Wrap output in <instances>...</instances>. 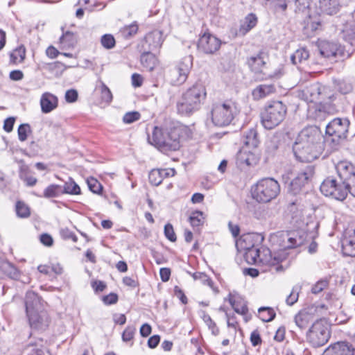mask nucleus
Wrapping results in <instances>:
<instances>
[{
  "mask_svg": "<svg viewBox=\"0 0 355 355\" xmlns=\"http://www.w3.org/2000/svg\"><path fill=\"white\" fill-rule=\"evenodd\" d=\"M321 136L313 127L303 129L298 135L293 150L295 158L302 162H311L322 153Z\"/></svg>",
  "mask_w": 355,
  "mask_h": 355,
  "instance_id": "nucleus-1",
  "label": "nucleus"
},
{
  "mask_svg": "<svg viewBox=\"0 0 355 355\" xmlns=\"http://www.w3.org/2000/svg\"><path fill=\"white\" fill-rule=\"evenodd\" d=\"M25 306L31 327L36 330H45L49 327L50 320L41 298L35 292H27Z\"/></svg>",
  "mask_w": 355,
  "mask_h": 355,
  "instance_id": "nucleus-2",
  "label": "nucleus"
},
{
  "mask_svg": "<svg viewBox=\"0 0 355 355\" xmlns=\"http://www.w3.org/2000/svg\"><path fill=\"white\" fill-rule=\"evenodd\" d=\"M207 96L206 89L200 83H196L187 89L177 103L178 114L189 116L199 110Z\"/></svg>",
  "mask_w": 355,
  "mask_h": 355,
  "instance_id": "nucleus-3",
  "label": "nucleus"
},
{
  "mask_svg": "<svg viewBox=\"0 0 355 355\" xmlns=\"http://www.w3.org/2000/svg\"><path fill=\"white\" fill-rule=\"evenodd\" d=\"M250 193L257 202L266 203L277 197L280 193V185L274 178H265L252 185Z\"/></svg>",
  "mask_w": 355,
  "mask_h": 355,
  "instance_id": "nucleus-4",
  "label": "nucleus"
},
{
  "mask_svg": "<svg viewBox=\"0 0 355 355\" xmlns=\"http://www.w3.org/2000/svg\"><path fill=\"white\" fill-rule=\"evenodd\" d=\"M287 107L280 101L269 102L261 112V123L268 130L279 125L285 119Z\"/></svg>",
  "mask_w": 355,
  "mask_h": 355,
  "instance_id": "nucleus-5",
  "label": "nucleus"
},
{
  "mask_svg": "<svg viewBox=\"0 0 355 355\" xmlns=\"http://www.w3.org/2000/svg\"><path fill=\"white\" fill-rule=\"evenodd\" d=\"M236 114L232 103H215L212 105L209 116L213 124L218 127L228 125Z\"/></svg>",
  "mask_w": 355,
  "mask_h": 355,
  "instance_id": "nucleus-6",
  "label": "nucleus"
},
{
  "mask_svg": "<svg viewBox=\"0 0 355 355\" xmlns=\"http://www.w3.org/2000/svg\"><path fill=\"white\" fill-rule=\"evenodd\" d=\"M193 67V57L185 56L182 58L167 73L166 78L173 85H180L186 82Z\"/></svg>",
  "mask_w": 355,
  "mask_h": 355,
  "instance_id": "nucleus-7",
  "label": "nucleus"
},
{
  "mask_svg": "<svg viewBox=\"0 0 355 355\" xmlns=\"http://www.w3.org/2000/svg\"><path fill=\"white\" fill-rule=\"evenodd\" d=\"M329 337V326L324 319L316 320L307 333L309 342L315 347L324 345Z\"/></svg>",
  "mask_w": 355,
  "mask_h": 355,
  "instance_id": "nucleus-8",
  "label": "nucleus"
},
{
  "mask_svg": "<svg viewBox=\"0 0 355 355\" xmlns=\"http://www.w3.org/2000/svg\"><path fill=\"white\" fill-rule=\"evenodd\" d=\"M351 45L354 47L351 52L345 51L340 44L329 41H320L318 43V51L321 56L325 58H348L355 49V39H353Z\"/></svg>",
  "mask_w": 355,
  "mask_h": 355,
  "instance_id": "nucleus-9",
  "label": "nucleus"
},
{
  "mask_svg": "<svg viewBox=\"0 0 355 355\" xmlns=\"http://www.w3.org/2000/svg\"><path fill=\"white\" fill-rule=\"evenodd\" d=\"M336 168L340 182L346 188V196L349 193L355 197V167L347 162L341 161L337 164Z\"/></svg>",
  "mask_w": 355,
  "mask_h": 355,
  "instance_id": "nucleus-10",
  "label": "nucleus"
},
{
  "mask_svg": "<svg viewBox=\"0 0 355 355\" xmlns=\"http://www.w3.org/2000/svg\"><path fill=\"white\" fill-rule=\"evenodd\" d=\"M329 92L328 87L322 85L319 83H315L306 87L301 92L300 96L306 102L322 103L327 99H331V96L329 95Z\"/></svg>",
  "mask_w": 355,
  "mask_h": 355,
  "instance_id": "nucleus-11",
  "label": "nucleus"
},
{
  "mask_svg": "<svg viewBox=\"0 0 355 355\" xmlns=\"http://www.w3.org/2000/svg\"><path fill=\"white\" fill-rule=\"evenodd\" d=\"M321 192L326 196H330L338 200L346 198V188L340 180L335 178H327L320 185Z\"/></svg>",
  "mask_w": 355,
  "mask_h": 355,
  "instance_id": "nucleus-12",
  "label": "nucleus"
},
{
  "mask_svg": "<svg viewBox=\"0 0 355 355\" xmlns=\"http://www.w3.org/2000/svg\"><path fill=\"white\" fill-rule=\"evenodd\" d=\"M349 121L347 119L336 118L326 126V133L331 136L333 141L338 142L347 137Z\"/></svg>",
  "mask_w": 355,
  "mask_h": 355,
  "instance_id": "nucleus-13",
  "label": "nucleus"
},
{
  "mask_svg": "<svg viewBox=\"0 0 355 355\" xmlns=\"http://www.w3.org/2000/svg\"><path fill=\"white\" fill-rule=\"evenodd\" d=\"M313 175V166H306L291 182L288 187V191L293 195L299 193L302 189L311 180Z\"/></svg>",
  "mask_w": 355,
  "mask_h": 355,
  "instance_id": "nucleus-14",
  "label": "nucleus"
},
{
  "mask_svg": "<svg viewBox=\"0 0 355 355\" xmlns=\"http://www.w3.org/2000/svg\"><path fill=\"white\" fill-rule=\"evenodd\" d=\"M221 44V41L209 33H205L198 42V49L206 54H213L217 51Z\"/></svg>",
  "mask_w": 355,
  "mask_h": 355,
  "instance_id": "nucleus-15",
  "label": "nucleus"
},
{
  "mask_svg": "<svg viewBox=\"0 0 355 355\" xmlns=\"http://www.w3.org/2000/svg\"><path fill=\"white\" fill-rule=\"evenodd\" d=\"M164 42L162 32L154 30L147 33L141 42V51H153L161 47Z\"/></svg>",
  "mask_w": 355,
  "mask_h": 355,
  "instance_id": "nucleus-16",
  "label": "nucleus"
},
{
  "mask_svg": "<svg viewBox=\"0 0 355 355\" xmlns=\"http://www.w3.org/2000/svg\"><path fill=\"white\" fill-rule=\"evenodd\" d=\"M183 129L182 127H175L170 130L167 129L162 151H175L179 149L180 146V134Z\"/></svg>",
  "mask_w": 355,
  "mask_h": 355,
  "instance_id": "nucleus-17",
  "label": "nucleus"
},
{
  "mask_svg": "<svg viewBox=\"0 0 355 355\" xmlns=\"http://www.w3.org/2000/svg\"><path fill=\"white\" fill-rule=\"evenodd\" d=\"M326 355H354L355 348L347 342H338L330 345L324 352Z\"/></svg>",
  "mask_w": 355,
  "mask_h": 355,
  "instance_id": "nucleus-18",
  "label": "nucleus"
},
{
  "mask_svg": "<svg viewBox=\"0 0 355 355\" xmlns=\"http://www.w3.org/2000/svg\"><path fill=\"white\" fill-rule=\"evenodd\" d=\"M268 56L263 52H259L255 56H252L248 59V64L250 69L255 73H260L266 64Z\"/></svg>",
  "mask_w": 355,
  "mask_h": 355,
  "instance_id": "nucleus-19",
  "label": "nucleus"
},
{
  "mask_svg": "<svg viewBox=\"0 0 355 355\" xmlns=\"http://www.w3.org/2000/svg\"><path fill=\"white\" fill-rule=\"evenodd\" d=\"M286 259V255L272 254L271 251L268 248H263L262 251H260V260L259 262L270 266H274L279 262L282 261Z\"/></svg>",
  "mask_w": 355,
  "mask_h": 355,
  "instance_id": "nucleus-20",
  "label": "nucleus"
},
{
  "mask_svg": "<svg viewBox=\"0 0 355 355\" xmlns=\"http://www.w3.org/2000/svg\"><path fill=\"white\" fill-rule=\"evenodd\" d=\"M45 345L46 343L43 340L40 339L34 343H29L26 345L24 349L23 353L26 355H44L46 353H49Z\"/></svg>",
  "mask_w": 355,
  "mask_h": 355,
  "instance_id": "nucleus-21",
  "label": "nucleus"
},
{
  "mask_svg": "<svg viewBox=\"0 0 355 355\" xmlns=\"http://www.w3.org/2000/svg\"><path fill=\"white\" fill-rule=\"evenodd\" d=\"M58 98L52 94L44 93L40 99V105L42 112L49 113L58 107Z\"/></svg>",
  "mask_w": 355,
  "mask_h": 355,
  "instance_id": "nucleus-22",
  "label": "nucleus"
},
{
  "mask_svg": "<svg viewBox=\"0 0 355 355\" xmlns=\"http://www.w3.org/2000/svg\"><path fill=\"white\" fill-rule=\"evenodd\" d=\"M319 8L323 13L333 15L339 12L341 5L340 0H320Z\"/></svg>",
  "mask_w": 355,
  "mask_h": 355,
  "instance_id": "nucleus-23",
  "label": "nucleus"
},
{
  "mask_svg": "<svg viewBox=\"0 0 355 355\" xmlns=\"http://www.w3.org/2000/svg\"><path fill=\"white\" fill-rule=\"evenodd\" d=\"M167 129H162L155 127L151 137H148V141L150 144L156 146L161 151L164 144V139L166 137Z\"/></svg>",
  "mask_w": 355,
  "mask_h": 355,
  "instance_id": "nucleus-24",
  "label": "nucleus"
},
{
  "mask_svg": "<svg viewBox=\"0 0 355 355\" xmlns=\"http://www.w3.org/2000/svg\"><path fill=\"white\" fill-rule=\"evenodd\" d=\"M141 55V64L147 71H153L157 64V59L150 51H142Z\"/></svg>",
  "mask_w": 355,
  "mask_h": 355,
  "instance_id": "nucleus-25",
  "label": "nucleus"
},
{
  "mask_svg": "<svg viewBox=\"0 0 355 355\" xmlns=\"http://www.w3.org/2000/svg\"><path fill=\"white\" fill-rule=\"evenodd\" d=\"M0 271L12 279H17L20 276L18 269L11 263L6 261H0Z\"/></svg>",
  "mask_w": 355,
  "mask_h": 355,
  "instance_id": "nucleus-26",
  "label": "nucleus"
},
{
  "mask_svg": "<svg viewBox=\"0 0 355 355\" xmlns=\"http://www.w3.org/2000/svg\"><path fill=\"white\" fill-rule=\"evenodd\" d=\"M260 260V250L252 243L250 246H245V262L249 264H257Z\"/></svg>",
  "mask_w": 355,
  "mask_h": 355,
  "instance_id": "nucleus-27",
  "label": "nucleus"
},
{
  "mask_svg": "<svg viewBox=\"0 0 355 355\" xmlns=\"http://www.w3.org/2000/svg\"><path fill=\"white\" fill-rule=\"evenodd\" d=\"M282 242L279 245L282 249L293 248L301 245L302 242L300 239H297L293 237L291 234H282L280 236Z\"/></svg>",
  "mask_w": 355,
  "mask_h": 355,
  "instance_id": "nucleus-28",
  "label": "nucleus"
},
{
  "mask_svg": "<svg viewBox=\"0 0 355 355\" xmlns=\"http://www.w3.org/2000/svg\"><path fill=\"white\" fill-rule=\"evenodd\" d=\"M275 92L272 85H260L252 91L253 98L256 100L265 98Z\"/></svg>",
  "mask_w": 355,
  "mask_h": 355,
  "instance_id": "nucleus-29",
  "label": "nucleus"
},
{
  "mask_svg": "<svg viewBox=\"0 0 355 355\" xmlns=\"http://www.w3.org/2000/svg\"><path fill=\"white\" fill-rule=\"evenodd\" d=\"M76 43V35L70 31H67L60 38V44L62 49L73 48Z\"/></svg>",
  "mask_w": 355,
  "mask_h": 355,
  "instance_id": "nucleus-30",
  "label": "nucleus"
},
{
  "mask_svg": "<svg viewBox=\"0 0 355 355\" xmlns=\"http://www.w3.org/2000/svg\"><path fill=\"white\" fill-rule=\"evenodd\" d=\"M311 319V315L306 310L299 311L294 318L295 324L300 329H305Z\"/></svg>",
  "mask_w": 355,
  "mask_h": 355,
  "instance_id": "nucleus-31",
  "label": "nucleus"
},
{
  "mask_svg": "<svg viewBox=\"0 0 355 355\" xmlns=\"http://www.w3.org/2000/svg\"><path fill=\"white\" fill-rule=\"evenodd\" d=\"M229 302L235 312L244 315V304L242 298L236 293L229 294Z\"/></svg>",
  "mask_w": 355,
  "mask_h": 355,
  "instance_id": "nucleus-32",
  "label": "nucleus"
},
{
  "mask_svg": "<svg viewBox=\"0 0 355 355\" xmlns=\"http://www.w3.org/2000/svg\"><path fill=\"white\" fill-rule=\"evenodd\" d=\"M139 26L136 21L125 25L120 28L119 34L125 40H129L134 37L138 32Z\"/></svg>",
  "mask_w": 355,
  "mask_h": 355,
  "instance_id": "nucleus-33",
  "label": "nucleus"
},
{
  "mask_svg": "<svg viewBox=\"0 0 355 355\" xmlns=\"http://www.w3.org/2000/svg\"><path fill=\"white\" fill-rule=\"evenodd\" d=\"M26 57V49L21 45L14 49L10 54V62L12 64H17L21 63Z\"/></svg>",
  "mask_w": 355,
  "mask_h": 355,
  "instance_id": "nucleus-34",
  "label": "nucleus"
},
{
  "mask_svg": "<svg viewBox=\"0 0 355 355\" xmlns=\"http://www.w3.org/2000/svg\"><path fill=\"white\" fill-rule=\"evenodd\" d=\"M62 195V186L55 184L49 185L43 192V197L46 198H57Z\"/></svg>",
  "mask_w": 355,
  "mask_h": 355,
  "instance_id": "nucleus-35",
  "label": "nucleus"
},
{
  "mask_svg": "<svg viewBox=\"0 0 355 355\" xmlns=\"http://www.w3.org/2000/svg\"><path fill=\"white\" fill-rule=\"evenodd\" d=\"M80 191V187L72 178H69L62 186V194L79 195Z\"/></svg>",
  "mask_w": 355,
  "mask_h": 355,
  "instance_id": "nucleus-36",
  "label": "nucleus"
},
{
  "mask_svg": "<svg viewBox=\"0 0 355 355\" xmlns=\"http://www.w3.org/2000/svg\"><path fill=\"white\" fill-rule=\"evenodd\" d=\"M78 4L84 7V9L89 12L96 10H102L105 5L98 2V0H78Z\"/></svg>",
  "mask_w": 355,
  "mask_h": 355,
  "instance_id": "nucleus-37",
  "label": "nucleus"
},
{
  "mask_svg": "<svg viewBox=\"0 0 355 355\" xmlns=\"http://www.w3.org/2000/svg\"><path fill=\"white\" fill-rule=\"evenodd\" d=\"M309 57V53L305 48H301L295 51L291 55V60L293 64H297L306 61Z\"/></svg>",
  "mask_w": 355,
  "mask_h": 355,
  "instance_id": "nucleus-38",
  "label": "nucleus"
},
{
  "mask_svg": "<svg viewBox=\"0 0 355 355\" xmlns=\"http://www.w3.org/2000/svg\"><path fill=\"white\" fill-rule=\"evenodd\" d=\"M276 12H284L288 6H291V0H266Z\"/></svg>",
  "mask_w": 355,
  "mask_h": 355,
  "instance_id": "nucleus-39",
  "label": "nucleus"
},
{
  "mask_svg": "<svg viewBox=\"0 0 355 355\" xmlns=\"http://www.w3.org/2000/svg\"><path fill=\"white\" fill-rule=\"evenodd\" d=\"M258 311L260 319L263 322H270L276 315L275 311L270 307H261Z\"/></svg>",
  "mask_w": 355,
  "mask_h": 355,
  "instance_id": "nucleus-40",
  "label": "nucleus"
},
{
  "mask_svg": "<svg viewBox=\"0 0 355 355\" xmlns=\"http://www.w3.org/2000/svg\"><path fill=\"white\" fill-rule=\"evenodd\" d=\"M259 140L257 139V130L250 128L248 134L245 135V146H250L256 148L258 146Z\"/></svg>",
  "mask_w": 355,
  "mask_h": 355,
  "instance_id": "nucleus-41",
  "label": "nucleus"
},
{
  "mask_svg": "<svg viewBox=\"0 0 355 355\" xmlns=\"http://www.w3.org/2000/svg\"><path fill=\"white\" fill-rule=\"evenodd\" d=\"M15 209L17 215L19 218H28L31 214L29 207L24 202H17Z\"/></svg>",
  "mask_w": 355,
  "mask_h": 355,
  "instance_id": "nucleus-42",
  "label": "nucleus"
},
{
  "mask_svg": "<svg viewBox=\"0 0 355 355\" xmlns=\"http://www.w3.org/2000/svg\"><path fill=\"white\" fill-rule=\"evenodd\" d=\"M200 316L205 323L208 326L209 329L211 330L212 334L214 335H218L219 333V329L211 317L204 311H200Z\"/></svg>",
  "mask_w": 355,
  "mask_h": 355,
  "instance_id": "nucleus-43",
  "label": "nucleus"
},
{
  "mask_svg": "<svg viewBox=\"0 0 355 355\" xmlns=\"http://www.w3.org/2000/svg\"><path fill=\"white\" fill-rule=\"evenodd\" d=\"M243 240L241 239V237L235 241V246L237 250V254L236 256V263L241 266L243 260H244V248L243 247Z\"/></svg>",
  "mask_w": 355,
  "mask_h": 355,
  "instance_id": "nucleus-44",
  "label": "nucleus"
},
{
  "mask_svg": "<svg viewBox=\"0 0 355 355\" xmlns=\"http://www.w3.org/2000/svg\"><path fill=\"white\" fill-rule=\"evenodd\" d=\"M101 44L103 48L110 50L116 45V41L112 34H105L101 38Z\"/></svg>",
  "mask_w": 355,
  "mask_h": 355,
  "instance_id": "nucleus-45",
  "label": "nucleus"
},
{
  "mask_svg": "<svg viewBox=\"0 0 355 355\" xmlns=\"http://www.w3.org/2000/svg\"><path fill=\"white\" fill-rule=\"evenodd\" d=\"M32 132L31 128L28 123L21 124L17 130L18 138L20 141H24Z\"/></svg>",
  "mask_w": 355,
  "mask_h": 355,
  "instance_id": "nucleus-46",
  "label": "nucleus"
},
{
  "mask_svg": "<svg viewBox=\"0 0 355 355\" xmlns=\"http://www.w3.org/2000/svg\"><path fill=\"white\" fill-rule=\"evenodd\" d=\"M203 213L200 211H193L189 217V222L193 227H199L203 223Z\"/></svg>",
  "mask_w": 355,
  "mask_h": 355,
  "instance_id": "nucleus-47",
  "label": "nucleus"
},
{
  "mask_svg": "<svg viewBox=\"0 0 355 355\" xmlns=\"http://www.w3.org/2000/svg\"><path fill=\"white\" fill-rule=\"evenodd\" d=\"M258 23V17L254 13H250L245 16V33L254 28Z\"/></svg>",
  "mask_w": 355,
  "mask_h": 355,
  "instance_id": "nucleus-48",
  "label": "nucleus"
},
{
  "mask_svg": "<svg viewBox=\"0 0 355 355\" xmlns=\"http://www.w3.org/2000/svg\"><path fill=\"white\" fill-rule=\"evenodd\" d=\"M87 182L89 190L94 193L99 194L103 189L101 184L94 178L87 179Z\"/></svg>",
  "mask_w": 355,
  "mask_h": 355,
  "instance_id": "nucleus-49",
  "label": "nucleus"
},
{
  "mask_svg": "<svg viewBox=\"0 0 355 355\" xmlns=\"http://www.w3.org/2000/svg\"><path fill=\"white\" fill-rule=\"evenodd\" d=\"M336 87L337 89L343 94H348L352 90V84L344 80H338Z\"/></svg>",
  "mask_w": 355,
  "mask_h": 355,
  "instance_id": "nucleus-50",
  "label": "nucleus"
},
{
  "mask_svg": "<svg viewBox=\"0 0 355 355\" xmlns=\"http://www.w3.org/2000/svg\"><path fill=\"white\" fill-rule=\"evenodd\" d=\"M193 277L195 280H200L204 284L213 288L214 282L205 273L196 272L193 274Z\"/></svg>",
  "mask_w": 355,
  "mask_h": 355,
  "instance_id": "nucleus-51",
  "label": "nucleus"
},
{
  "mask_svg": "<svg viewBox=\"0 0 355 355\" xmlns=\"http://www.w3.org/2000/svg\"><path fill=\"white\" fill-rule=\"evenodd\" d=\"M149 182L154 186H158L162 183L160 172L159 169H153L148 175Z\"/></svg>",
  "mask_w": 355,
  "mask_h": 355,
  "instance_id": "nucleus-52",
  "label": "nucleus"
},
{
  "mask_svg": "<svg viewBox=\"0 0 355 355\" xmlns=\"http://www.w3.org/2000/svg\"><path fill=\"white\" fill-rule=\"evenodd\" d=\"M294 2L295 12H304L310 5L311 0H291V3Z\"/></svg>",
  "mask_w": 355,
  "mask_h": 355,
  "instance_id": "nucleus-53",
  "label": "nucleus"
},
{
  "mask_svg": "<svg viewBox=\"0 0 355 355\" xmlns=\"http://www.w3.org/2000/svg\"><path fill=\"white\" fill-rule=\"evenodd\" d=\"M141 114L138 112H130L125 114L123 117V121L125 123L130 124L140 119Z\"/></svg>",
  "mask_w": 355,
  "mask_h": 355,
  "instance_id": "nucleus-54",
  "label": "nucleus"
},
{
  "mask_svg": "<svg viewBox=\"0 0 355 355\" xmlns=\"http://www.w3.org/2000/svg\"><path fill=\"white\" fill-rule=\"evenodd\" d=\"M101 99L105 103H110L112 100V94L110 89L103 83H101Z\"/></svg>",
  "mask_w": 355,
  "mask_h": 355,
  "instance_id": "nucleus-55",
  "label": "nucleus"
},
{
  "mask_svg": "<svg viewBox=\"0 0 355 355\" xmlns=\"http://www.w3.org/2000/svg\"><path fill=\"white\" fill-rule=\"evenodd\" d=\"M164 235L170 241L175 242L177 240L173 227L171 223H167L165 225Z\"/></svg>",
  "mask_w": 355,
  "mask_h": 355,
  "instance_id": "nucleus-56",
  "label": "nucleus"
},
{
  "mask_svg": "<svg viewBox=\"0 0 355 355\" xmlns=\"http://www.w3.org/2000/svg\"><path fill=\"white\" fill-rule=\"evenodd\" d=\"M135 332L136 329L134 327H127L122 334L123 340L124 342H129L132 340L133 339Z\"/></svg>",
  "mask_w": 355,
  "mask_h": 355,
  "instance_id": "nucleus-57",
  "label": "nucleus"
},
{
  "mask_svg": "<svg viewBox=\"0 0 355 355\" xmlns=\"http://www.w3.org/2000/svg\"><path fill=\"white\" fill-rule=\"evenodd\" d=\"M61 237L63 239H71L73 242H77L78 237L69 228H62L60 231Z\"/></svg>",
  "mask_w": 355,
  "mask_h": 355,
  "instance_id": "nucleus-58",
  "label": "nucleus"
},
{
  "mask_svg": "<svg viewBox=\"0 0 355 355\" xmlns=\"http://www.w3.org/2000/svg\"><path fill=\"white\" fill-rule=\"evenodd\" d=\"M235 165L236 167L243 171L244 168V153L243 152L242 148L239 149L237 153L234 157Z\"/></svg>",
  "mask_w": 355,
  "mask_h": 355,
  "instance_id": "nucleus-59",
  "label": "nucleus"
},
{
  "mask_svg": "<svg viewBox=\"0 0 355 355\" xmlns=\"http://www.w3.org/2000/svg\"><path fill=\"white\" fill-rule=\"evenodd\" d=\"M259 161V156L255 152H249L245 158V164L250 166L256 165Z\"/></svg>",
  "mask_w": 355,
  "mask_h": 355,
  "instance_id": "nucleus-60",
  "label": "nucleus"
},
{
  "mask_svg": "<svg viewBox=\"0 0 355 355\" xmlns=\"http://www.w3.org/2000/svg\"><path fill=\"white\" fill-rule=\"evenodd\" d=\"M328 286V282L326 280H321L318 282L311 289V291L314 294H318L322 291Z\"/></svg>",
  "mask_w": 355,
  "mask_h": 355,
  "instance_id": "nucleus-61",
  "label": "nucleus"
},
{
  "mask_svg": "<svg viewBox=\"0 0 355 355\" xmlns=\"http://www.w3.org/2000/svg\"><path fill=\"white\" fill-rule=\"evenodd\" d=\"M40 241L46 247H51L53 244V239L52 236L47 233L41 234L40 236Z\"/></svg>",
  "mask_w": 355,
  "mask_h": 355,
  "instance_id": "nucleus-62",
  "label": "nucleus"
},
{
  "mask_svg": "<svg viewBox=\"0 0 355 355\" xmlns=\"http://www.w3.org/2000/svg\"><path fill=\"white\" fill-rule=\"evenodd\" d=\"M104 304L110 305L116 304L118 301V295L115 293H111L103 297Z\"/></svg>",
  "mask_w": 355,
  "mask_h": 355,
  "instance_id": "nucleus-63",
  "label": "nucleus"
},
{
  "mask_svg": "<svg viewBox=\"0 0 355 355\" xmlns=\"http://www.w3.org/2000/svg\"><path fill=\"white\" fill-rule=\"evenodd\" d=\"M78 98V92L75 89H69L66 92L65 99L68 103H73Z\"/></svg>",
  "mask_w": 355,
  "mask_h": 355,
  "instance_id": "nucleus-64",
  "label": "nucleus"
}]
</instances>
